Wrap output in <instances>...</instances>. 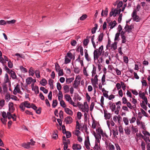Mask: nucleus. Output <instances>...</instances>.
Wrapping results in <instances>:
<instances>
[{
	"instance_id": "nucleus-49",
	"label": "nucleus",
	"mask_w": 150,
	"mask_h": 150,
	"mask_svg": "<svg viewBox=\"0 0 150 150\" xmlns=\"http://www.w3.org/2000/svg\"><path fill=\"white\" fill-rule=\"evenodd\" d=\"M16 20L14 19L12 20L11 21H7V23L8 24H14L16 22Z\"/></svg>"
},
{
	"instance_id": "nucleus-36",
	"label": "nucleus",
	"mask_w": 150,
	"mask_h": 150,
	"mask_svg": "<svg viewBox=\"0 0 150 150\" xmlns=\"http://www.w3.org/2000/svg\"><path fill=\"white\" fill-rule=\"evenodd\" d=\"M102 56L104 58H105L108 56L109 54V52L108 51L104 52V51L102 52Z\"/></svg>"
},
{
	"instance_id": "nucleus-35",
	"label": "nucleus",
	"mask_w": 150,
	"mask_h": 150,
	"mask_svg": "<svg viewBox=\"0 0 150 150\" xmlns=\"http://www.w3.org/2000/svg\"><path fill=\"white\" fill-rule=\"evenodd\" d=\"M69 86L67 85H65L63 87L65 93H67L69 91Z\"/></svg>"
},
{
	"instance_id": "nucleus-45",
	"label": "nucleus",
	"mask_w": 150,
	"mask_h": 150,
	"mask_svg": "<svg viewBox=\"0 0 150 150\" xmlns=\"http://www.w3.org/2000/svg\"><path fill=\"white\" fill-rule=\"evenodd\" d=\"M4 82L6 83L8 82L9 81V79L8 76V74H6L5 75L4 79Z\"/></svg>"
},
{
	"instance_id": "nucleus-19",
	"label": "nucleus",
	"mask_w": 150,
	"mask_h": 150,
	"mask_svg": "<svg viewBox=\"0 0 150 150\" xmlns=\"http://www.w3.org/2000/svg\"><path fill=\"white\" fill-rule=\"evenodd\" d=\"M94 136L95 137L96 140L98 143H100V140L101 139V136L100 134H96L95 132H93Z\"/></svg>"
},
{
	"instance_id": "nucleus-8",
	"label": "nucleus",
	"mask_w": 150,
	"mask_h": 150,
	"mask_svg": "<svg viewBox=\"0 0 150 150\" xmlns=\"http://www.w3.org/2000/svg\"><path fill=\"white\" fill-rule=\"evenodd\" d=\"M13 93L14 95H16L17 93H19L21 95H22V92L20 90V86L18 84L15 87L13 91Z\"/></svg>"
},
{
	"instance_id": "nucleus-10",
	"label": "nucleus",
	"mask_w": 150,
	"mask_h": 150,
	"mask_svg": "<svg viewBox=\"0 0 150 150\" xmlns=\"http://www.w3.org/2000/svg\"><path fill=\"white\" fill-rule=\"evenodd\" d=\"M143 139H144L147 144V150H150V140L149 139V137H144V138Z\"/></svg>"
},
{
	"instance_id": "nucleus-27",
	"label": "nucleus",
	"mask_w": 150,
	"mask_h": 150,
	"mask_svg": "<svg viewBox=\"0 0 150 150\" xmlns=\"http://www.w3.org/2000/svg\"><path fill=\"white\" fill-rule=\"evenodd\" d=\"M104 37V34L103 33H101L99 34L98 38V41L101 42L102 41Z\"/></svg>"
},
{
	"instance_id": "nucleus-4",
	"label": "nucleus",
	"mask_w": 150,
	"mask_h": 150,
	"mask_svg": "<svg viewBox=\"0 0 150 150\" xmlns=\"http://www.w3.org/2000/svg\"><path fill=\"white\" fill-rule=\"evenodd\" d=\"M80 108L82 112H86L88 113L89 111V107L88 103L87 102L84 103L83 105H80Z\"/></svg>"
},
{
	"instance_id": "nucleus-11",
	"label": "nucleus",
	"mask_w": 150,
	"mask_h": 150,
	"mask_svg": "<svg viewBox=\"0 0 150 150\" xmlns=\"http://www.w3.org/2000/svg\"><path fill=\"white\" fill-rule=\"evenodd\" d=\"M84 144L87 149H90V144L88 136L86 137L85 141Z\"/></svg>"
},
{
	"instance_id": "nucleus-12",
	"label": "nucleus",
	"mask_w": 150,
	"mask_h": 150,
	"mask_svg": "<svg viewBox=\"0 0 150 150\" xmlns=\"http://www.w3.org/2000/svg\"><path fill=\"white\" fill-rule=\"evenodd\" d=\"M98 76L97 74H96L94 78H92L91 79V82L92 84L95 86L98 84Z\"/></svg>"
},
{
	"instance_id": "nucleus-64",
	"label": "nucleus",
	"mask_w": 150,
	"mask_h": 150,
	"mask_svg": "<svg viewBox=\"0 0 150 150\" xmlns=\"http://www.w3.org/2000/svg\"><path fill=\"white\" fill-rule=\"evenodd\" d=\"M56 70L57 71H58L60 69V67L58 64L56 63L55 65Z\"/></svg>"
},
{
	"instance_id": "nucleus-20",
	"label": "nucleus",
	"mask_w": 150,
	"mask_h": 150,
	"mask_svg": "<svg viewBox=\"0 0 150 150\" xmlns=\"http://www.w3.org/2000/svg\"><path fill=\"white\" fill-rule=\"evenodd\" d=\"M124 131L125 134L127 135H129L131 133V127L130 126H127L125 127L124 129Z\"/></svg>"
},
{
	"instance_id": "nucleus-37",
	"label": "nucleus",
	"mask_w": 150,
	"mask_h": 150,
	"mask_svg": "<svg viewBox=\"0 0 150 150\" xmlns=\"http://www.w3.org/2000/svg\"><path fill=\"white\" fill-rule=\"evenodd\" d=\"M93 150H100V145L96 142L95 146L93 147Z\"/></svg>"
},
{
	"instance_id": "nucleus-40",
	"label": "nucleus",
	"mask_w": 150,
	"mask_h": 150,
	"mask_svg": "<svg viewBox=\"0 0 150 150\" xmlns=\"http://www.w3.org/2000/svg\"><path fill=\"white\" fill-rule=\"evenodd\" d=\"M96 67L94 66L93 65V70L91 72L92 73V76L93 77L94 76H95L96 74Z\"/></svg>"
},
{
	"instance_id": "nucleus-43",
	"label": "nucleus",
	"mask_w": 150,
	"mask_h": 150,
	"mask_svg": "<svg viewBox=\"0 0 150 150\" xmlns=\"http://www.w3.org/2000/svg\"><path fill=\"white\" fill-rule=\"evenodd\" d=\"M123 121L126 125H127L129 124V120L127 118L124 117L123 118Z\"/></svg>"
},
{
	"instance_id": "nucleus-29",
	"label": "nucleus",
	"mask_w": 150,
	"mask_h": 150,
	"mask_svg": "<svg viewBox=\"0 0 150 150\" xmlns=\"http://www.w3.org/2000/svg\"><path fill=\"white\" fill-rule=\"evenodd\" d=\"M109 105H110V108L111 109L112 111H114L116 108L115 105L114 103H112L111 102H109Z\"/></svg>"
},
{
	"instance_id": "nucleus-22",
	"label": "nucleus",
	"mask_w": 150,
	"mask_h": 150,
	"mask_svg": "<svg viewBox=\"0 0 150 150\" xmlns=\"http://www.w3.org/2000/svg\"><path fill=\"white\" fill-rule=\"evenodd\" d=\"M9 73L11 74V76L13 79H16L17 76L16 73L12 70H11L10 72H9Z\"/></svg>"
},
{
	"instance_id": "nucleus-59",
	"label": "nucleus",
	"mask_w": 150,
	"mask_h": 150,
	"mask_svg": "<svg viewBox=\"0 0 150 150\" xmlns=\"http://www.w3.org/2000/svg\"><path fill=\"white\" fill-rule=\"evenodd\" d=\"M140 126L141 128L143 129V130H146V128L145 127V123L144 122H141Z\"/></svg>"
},
{
	"instance_id": "nucleus-2",
	"label": "nucleus",
	"mask_w": 150,
	"mask_h": 150,
	"mask_svg": "<svg viewBox=\"0 0 150 150\" xmlns=\"http://www.w3.org/2000/svg\"><path fill=\"white\" fill-rule=\"evenodd\" d=\"M116 42H114L113 43L111 44L110 40H108V43L106 46V48L109 50H114L117 48Z\"/></svg>"
},
{
	"instance_id": "nucleus-16",
	"label": "nucleus",
	"mask_w": 150,
	"mask_h": 150,
	"mask_svg": "<svg viewBox=\"0 0 150 150\" xmlns=\"http://www.w3.org/2000/svg\"><path fill=\"white\" fill-rule=\"evenodd\" d=\"M104 116L105 119L106 120L109 119L111 117V114L110 113L107 112V111L105 110H104Z\"/></svg>"
},
{
	"instance_id": "nucleus-30",
	"label": "nucleus",
	"mask_w": 150,
	"mask_h": 150,
	"mask_svg": "<svg viewBox=\"0 0 150 150\" xmlns=\"http://www.w3.org/2000/svg\"><path fill=\"white\" fill-rule=\"evenodd\" d=\"M11 97L10 93H6L5 95V100L7 102H8L9 100Z\"/></svg>"
},
{
	"instance_id": "nucleus-7",
	"label": "nucleus",
	"mask_w": 150,
	"mask_h": 150,
	"mask_svg": "<svg viewBox=\"0 0 150 150\" xmlns=\"http://www.w3.org/2000/svg\"><path fill=\"white\" fill-rule=\"evenodd\" d=\"M96 132L98 134L101 135L103 137H106L107 138L108 137L107 134L105 132H104L103 130L100 127H98V129H96Z\"/></svg>"
},
{
	"instance_id": "nucleus-14",
	"label": "nucleus",
	"mask_w": 150,
	"mask_h": 150,
	"mask_svg": "<svg viewBox=\"0 0 150 150\" xmlns=\"http://www.w3.org/2000/svg\"><path fill=\"white\" fill-rule=\"evenodd\" d=\"M9 110L12 113L15 110V108L13 103L9 102L8 103Z\"/></svg>"
},
{
	"instance_id": "nucleus-1",
	"label": "nucleus",
	"mask_w": 150,
	"mask_h": 150,
	"mask_svg": "<svg viewBox=\"0 0 150 150\" xmlns=\"http://www.w3.org/2000/svg\"><path fill=\"white\" fill-rule=\"evenodd\" d=\"M103 50V46L101 45L98 49H96L93 52L94 59V60L98 59L99 56L102 54V52Z\"/></svg>"
},
{
	"instance_id": "nucleus-52",
	"label": "nucleus",
	"mask_w": 150,
	"mask_h": 150,
	"mask_svg": "<svg viewBox=\"0 0 150 150\" xmlns=\"http://www.w3.org/2000/svg\"><path fill=\"white\" fill-rule=\"evenodd\" d=\"M132 132L133 133H135L138 131L137 129L132 125Z\"/></svg>"
},
{
	"instance_id": "nucleus-9",
	"label": "nucleus",
	"mask_w": 150,
	"mask_h": 150,
	"mask_svg": "<svg viewBox=\"0 0 150 150\" xmlns=\"http://www.w3.org/2000/svg\"><path fill=\"white\" fill-rule=\"evenodd\" d=\"M132 16L134 21L136 22H139V21L140 20V18L137 15V11L136 10H134Z\"/></svg>"
},
{
	"instance_id": "nucleus-32",
	"label": "nucleus",
	"mask_w": 150,
	"mask_h": 150,
	"mask_svg": "<svg viewBox=\"0 0 150 150\" xmlns=\"http://www.w3.org/2000/svg\"><path fill=\"white\" fill-rule=\"evenodd\" d=\"M19 107L22 111H23L25 110V106L24 102L20 104L19 105Z\"/></svg>"
},
{
	"instance_id": "nucleus-3",
	"label": "nucleus",
	"mask_w": 150,
	"mask_h": 150,
	"mask_svg": "<svg viewBox=\"0 0 150 150\" xmlns=\"http://www.w3.org/2000/svg\"><path fill=\"white\" fill-rule=\"evenodd\" d=\"M121 11L120 8L118 9L117 8H112L111 11L110 13V16H113L114 17H115L117 14H120Z\"/></svg>"
},
{
	"instance_id": "nucleus-48",
	"label": "nucleus",
	"mask_w": 150,
	"mask_h": 150,
	"mask_svg": "<svg viewBox=\"0 0 150 150\" xmlns=\"http://www.w3.org/2000/svg\"><path fill=\"white\" fill-rule=\"evenodd\" d=\"M71 59H70L68 58L66 56L65 57V62L64 63L65 64H67L70 62Z\"/></svg>"
},
{
	"instance_id": "nucleus-28",
	"label": "nucleus",
	"mask_w": 150,
	"mask_h": 150,
	"mask_svg": "<svg viewBox=\"0 0 150 150\" xmlns=\"http://www.w3.org/2000/svg\"><path fill=\"white\" fill-rule=\"evenodd\" d=\"M72 50H70L69 51L67 54L66 57H69L70 59H71L73 57H74V56L72 54L71 52V51Z\"/></svg>"
},
{
	"instance_id": "nucleus-21",
	"label": "nucleus",
	"mask_w": 150,
	"mask_h": 150,
	"mask_svg": "<svg viewBox=\"0 0 150 150\" xmlns=\"http://www.w3.org/2000/svg\"><path fill=\"white\" fill-rule=\"evenodd\" d=\"M132 26L131 25H126L125 27V32H128L130 33L131 32L132 30Z\"/></svg>"
},
{
	"instance_id": "nucleus-58",
	"label": "nucleus",
	"mask_w": 150,
	"mask_h": 150,
	"mask_svg": "<svg viewBox=\"0 0 150 150\" xmlns=\"http://www.w3.org/2000/svg\"><path fill=\"white\" fill-rule=\"evenodd\" d=\"M40 90L42 91L44 93H48V90L46 89L44 87H41L40 88Z\"/></svg>"
},
{
	"instance_id": "nucleus-39",
	"label": "nucleus",
	"mask_w": 150,
	"mask_h": 150,
	"mask_svg": "<svg viewBox=\"0 0 150 150\" xmlns=\"http://www.w3.org/2000/svg\"><path fill=\"white\" fill-rule=\"evenodd\" d=\"M25 104V107L28 108H31V104L30 103L27 101H25L24 102Z\"/></svg>"
},
{
	"instance_id": "nucleus-56",
	"label": "nucleus",
	"mask_w": 150,
	"mask_h": 150,
	"mask_svg": "<svg viewBox=\"0 0 150 150\" xmlns=\"http://www.w3.org/2000/svg\"><path fill=\"white\" fill-rule=\"evenodd\" d=\"M60 103L61 106L64 108H65L66 105L64 100L60 101Z\"/></svg>"
},
{
	"instance_id": "nucleus-47",
	"label": "nucleus",
	"mask_w": 150,
	"mask_h": 150,
	"mask_svg": "<svg viewBox=\"0 0 150 150\" xmlns=\"http://www.w3.org/2000/svg\"><path fill=\"white\" fill-rule=\"evenodd\" d=\"M5 101L3 99H0V106L2 107L5 105Z\"/></svg>"
},
{
	"instance_id": "nucleus-6",
	"label": "nucleus",
	"mask_w": 150,
	"mask_h": 150,
	"mask_svg": "<svg viewBox=\"0 0 150 150\" xmlns=\"http://www.w3.org/2000/svg\"><path fill=\"white\" fill-rule=\"evenodd\" d=\"M81 78L79 75H78L75 78L73 86L74 88H77L80 84Z\"/></svg>"
},
{
	"instance_id": "nucleus-38",
	"label": "nucleus",
	"mask_w": 150,
	"mask_h": 150,
	"mask_svg": "<svg viewBox=\"0 0 150 150\" xmlns=\"http://www.w3.org/2000/svg\"><path fill=\"white\" fill-rule=\"evenodd\" d=\"M35 71L32 67L30 68L29 71V73L30 75L33 76L35 73Z\"/></svg>"
},
{
	"instance_id": "nucleus-23",
	"label": "nucleus",
	"mask_w": 150,
	"mask_h": 150,
	"mask_svg": "<svg viewBox=\"0 0 150 150\" xmlns=\"http://www.w3.org/2000/svg\"><path fill=\"white\" fill-rule=\"evenodd\" d=\"M65 112L68 114L70 115H72L73 114V112L70 109L68 108H65L64 109Z\"/></svg>"
},
{
	"instance_id": "nucleus-31",
	"label": "nucleus",
	"mask_w": 150,
	"mask_h": 150,
	"mask_svg": "<svg viewBox=\"0 0 150 150\" xmlns=\"http://www.w3.org/2000/svg\"><path fill=\"white\" fill-rule=\"evenodd\" d=\"M116 24V21H114L112 22H111L109 23V25L110 26V29H112L114 28Z\"/></svg>"
},
{
	"instance_id": "nucleus-44",
	"label": "nucleus",
	"mask_w": 150,
	"mask_h": 150,
	"mask_svg": "<svg viewBox=\"0 0 150 150\" xmlns=\"http://www.w3.org/2000/svg\"><path fill=\"white\" fill-rule=\"evenodd\" d=\"M74 78H67L66 79V82L67 84H69L74 80Z\"/></svg>"
},
{
	"instance_id": "nucleus-61",
	"label": "nucleus",
	"mask_w": 150,
	"mask_h": 150,
	"mask_svg": "<svg viewBox=\"0 0 150 150\" xmlns=\"http://www.w3.org/2000/svg\"><path fill=\"white\" fill-rule=\"evenodd\" d=\"M64 134H66L67 138H69L71 136V133L69 131H66Z\"/></svg>"
},
{
	"instance_id": "nucleus-34",
	"label": "nucleus",
	"mask_w": 150,
	"mask_h": 150,
	"mask_svg": "<svg viewBox=\"0 0 150 150\" xmlns=\"http://www.w3.org/2000/svg\"><path fill=\"white\" fill-rule=\"evenodd\" d=\"M40 83L43 86H45L47 83V81L45 79H43L40 82Z\"/></svg>"
},
{
	"instance_id": "nucleus-17",
	"label": "nucleus",
	"mask_w": 150,
	"mask_h": 150,
	"mask_svg": "<svg viewBox=\"0 0 150 150\" xmlns=\"http://www.w3.org/2000/svg\"><path fill=\"white\" fill-rule=\"evenodd\" d=\"M125 34V32H124L123 31H122L121 33V36L122 40V43H125L126 41V37L124 35Z\"/></svg>"
},
{
	"instance_id": "nucleus-54",
	"label": "nucleus",
	"mask_w": 150,
	"mask_h": 150,
	"mask_svg": "<svg viewBox=\"0 0 150 150\" xmlns=\"http://www.w3.org/2000/svg\"><path fill=\"white\" fill-rule=\"evenodd\" d=\"M146 104L144 103V101H142V103H141V106L142 108L146 110L147 108V107L146 106Z\"/></svg>"
},
{
	"instance_id": "nucleus-51",
	"label": "nucleus",
	"mask_w": 150,
	"mask_h": 150,
	"mask_svg": "<svg viewBox=\"0 0 150 150\" xmlns=\"http://www.w3.org/2000/svg\"><path fill=\"white\" fill-rule=\"evenodd\" d=\"M22 146L25 148L26 149H28L30 147L29 146V145L28 144V143H24L22 144Z\"/></svg>"
},
{
	"instance_id": "nucleus-57",
	"label": "nucleus",
	"mask_w": 150,
	"mask_h": 150,
	"mask_svg": "<svg viewBox=\"0 0 150 150\" xmlns=\"http://www.w3.org/2000/svg\"><path fill=\"white\" fill-rule=\"evenodd\" d=\"M35 74L36 77L38 78H39L40 77V71L39 70H37L35 72Z\"/></svg>"
},
{
	"instance_id": "nucleus-55",
	"label": "nucleus",
	"mask_w": 150,
	"mask_h": 150,
	"mask_svg": "<svg viewBox=\"0 0 150 150\" xmlns=\"http://www.w3.org/2000/svg\"><path fill=\"white\" fill-rule=\"evenodd\" d=\"M57 104V100H53L52 104V106L53 108H55Z\"/></svg>"
},
{
	"instance_id": "nucleus-24",
	"label": "nucleus",
	"mask_w": 150,
	"mask_h": 150,
	"mask_svg": "<svg viewBox=\"0 0 150 150\" xmlns=\"http://www.w3.org/2000/svg\"><path fill=\"white\" fill-rule=\"evenodd\" d=\"M126 104L127 107L130 109L132 110L133 109H135V105H132L131 103L129 102H128Z\"/></svg>"
},
{
	"instance_id": "nucleus-62",
	"label": "nucleus",
	"mask_w": 150,
	"mask_h": 150,
	"mask_svg": "<svg viewBox=\"0 0 150 150\" xmlns=\"http://www.w3.org/2000/svg\"><path fill=\"white\" fill-rule=\"evenodd\" d=\"M57 90L60 91L62 88V86L60 83L58 82L57 83Z\"/></svg>"
},
{
	"instance_id": "nucleus-42",
	"label": "nucleus",
	"mask_w": 150,
	"mask_h": 150,
	"mask_svg": "<svg viewBox=\"0 0 150 150\" xmlns=\"http://www.w3.org/2000/svg\"><path fill=\"white\" fill-rule=\"evenodd\" d=\"M87 17L88 16L86 14H83L80 17L79 19L81 21H84L87 18Z\"/></svg>"
},
{
	"instance_id": "nucleus-63",
	"label": "nucleus",
	"mask_w": 150,
	"mask_h": 150,
	"mask_svg": "<svg viewBox=\"0 0 150 150\" xmlns=\"http://www.w3.org/2000/svg\"><path fill=\"white\" fill-rule=\"evenodd\" d=\"M20 69L21 71L24 73H25L27 72V70L24 67H23L22 66H21L20 67Z\"/></svg>"
},
{
	"instance_id": "nucleus-15",
	"label": "nucleus",
	"mask_w": 150,
	"mask_h": 150,
	"mask_svg": "<svg viewBox=\"0 0 150 150\" xmlns=\"http://www.w3.org/2000/svg\"><path fill=\"white\" fill-rule=\"evenodd\" d=\"M72 148L74 150H79L81 149V146L80 144H74L72 146Z\"/></svg>"
},
{
	"instance_id": "nucleus-26",
	"label": "nucleus",
	"mask_w": 150,
	"mask_h": 150,
	"mask_svg": "<svg viewBox=\"0 0 150 150\" xmlns=\"http://www.w3.org/2000/svg\"><path fill=\"white\" fill-rule=\"evenodd\" d=\"M85 52V57L86 59L88 61H89L91 60V59L89 57L88 54L87 52V50L86 49L84 50Z\"/></svg>"
},
{
	"instance_id": "nucleus-18",
	"label": "nucleus",
	"mask_w": 150,
	"mask_h": 150,
	"mask_svg": "<svg viewBox=\"0 0 150 150\" xmlns=\"http://www.w3.org/2000/svg\"><path fill=\"white\" fill-rule=\"evenodd\" d=\"M64 121L67 124H70L72 122V119L70 116H68L65 118Z\"/></svg>"
},
{
	"instance_id": "nucleus-41",
	"label": "nucleus",
	"mask_w": 150,
	"mask_h": 150,
	"mask_svg": "<svg viewBox=\"0 0 150 150\" xmlns=\"http://www.w3.org/2000/svg\"><path fill=\"white\" fill-rule=\"evenodd\" d=\"M105 74H103V75L101 79V82L102 84L103 85H104L105 84Z\"/></svg>"
},
{
	"instance_id": "nucleus-25",
	"label": "nucleus",
	"mask_w": 150,
	"mask_h": 150,
	"mask_svg": "<svg viewBox=\"0 0 150 150\" xmlns=\"http://www.w3.org/2000/svg\"><path fill=\"white\" fill-rule=\"evenodd\" d=\"M142 133L144 134V137H150V133L146 130H143L142 131Z\"/></svg>"
},
{
	"instance_id": "nucleus-50",
	"label": "nucleus",
	"mask_w": 150,
	"mask_h": 150,
	"mask_svg": "<svg viewBox=\"0 0 150 150\" xmlns=\"http://www.w3.org/2000/svg\"><path fill=\"white\" fill-rule=\"evenodd\" d=\"M139 96L142 99H143V98H144L146 97L144 93H142L141 91L139 92Z\"/></svg>"
},
{
	"instance_id": "nucleus-13",
	"label": "nucleus",
	"mask_w": 150,
	"mask_h": 150,
	"mask_svg": "<svg viewBox=\"0 0 150 150\" xmlns=\"http://www.w3.org/2000/svg\"><path fill=\"white\" fill-rule=\"evenodd\" d=\"M26 81L28 84H30L33 82L35 83L36 82V80L35 79H33L31 77H28L26 79Z\"/></svg>"
},
{
	"instance_id": "nucleus-33",
	"label": "nucleus",
	"mask_w": 150,
	"mask_h": 150,
	"mask_svg": "<svg viewBox=\"0 0 150 150\" xmlns=\"http://www.w3.org/2000/svg\"><path fill=\"white\" fill-rule=\"evenodd\" d=\"M116 4H117V8L118 9L121 7L123 5V2L122 1H117Z\"/></svg>"
},
{
	"instance_id": "nucleus-53",
	"label": "nucleus",
	"mask_w": 150,
	"mask_h": 150,
	"mask_svg": "<svg viewBox=\"0 0 150 150\" xmlns=\"http://www.w3.org/2000/svg\"><path fill=\"white\" fill-rule=\"evenodd\" d=\"M141 147L142 150H145V144L143 141L142 142Z\"/></svg>"
},
{
	"instance_id": "nucleus-60",
	"label": "nucleus",
	"mask_w": 150,
	"mask_h": 150,
	"mask_svg": "<svg viewBox=\"0 0 150 150\" xmlns=\"http://www.w3.org/2000/svg\"><path fill=\"white\" fill-rule=\"evenodd\" d=\"M118 128L119 131L120 133L123 135L124 134V131L122 127L121 126H119Z\"/></svg>"
},
{
	"instance_id": "nucleus-46",
	"label": "nucleus",
	"mask_w": 150,
	"mask_h": 150,
	"mask_svg": "<svg viewBox=\"0 0 150 150\" xmlns=\"http://www.w3.org/2000/svg\"><path fill=\"white\" fill-rule=\"evenodd\" d=\"M32 90L33 91H35L36 94H37L39 93L38 87L37 86H35L34 88Z\"/></svg>"
},
{
	"instance_id": "nucleus-5",
	"label": "nucleus",
	"mask_w": 150,
	"mask_h": 150,
	"mask_svg": "<svg viewBox=\"0 0 150 150\" xmlns=\"http://www.w3.org/2000/svg\"><path fill=\"white\" fill-rule=\"evenodd\" d=\"M64 98L66 100L69 102L70 104L72 105L74 107H77V105L73 101L69 95V94L65 95Z\"/></svg>"
}]
</instances>
